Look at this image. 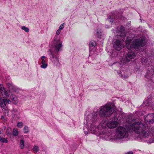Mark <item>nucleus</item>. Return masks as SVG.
Returning <instances> with one entry per match:
<instances>
[{
	"label": "nucleus",
	"mask_w": 154,
	"mask_h": 154,
	"mask_svg": "<svg viewBox=\"0 0 154 154\" xmlns=\"http://www.w3.org/2000/svg\"><path fill=\"white\" fill-rule=\"evenodd\" d=\"M117 73L119 75H120L121 77L124 79H128L129 75V73L127 71L121 72L120 71H117Z\"/></svg>",
	"instance_id": "nucleus-13"
},
{
	"label": "nucleus",
	"mask_w": 154,
	"mask_h": 154,
	"mask_svg": "<svg viewBox=\"0 0 154 154\" xmlns=\"http://www.w3.org/2000/svg\"><path fill=\"white\" fill-rule=\"evenodd\" d=\"M2 94L5 97H9L11 95V92L10 90L6 91L5 90L2 92Z\"/></svg>",
	"instance_id": "nucleus-14"
},
{
	"label": "nucleus",
	"mask_w": 154,
	"mask_h": 154,
	"mask_svg": "<svg viewBox=\"0 0 154 154\" xmlns=\"http://www.w3.org/2000/svg\"><path fill=\"white\" fill-rule=\"evenodd\" d=\"M11 131V128H8L7 129V131L8 132V134H9L10 133Z\"/></svg>",
	"instance_id": "nucleus-36"
},
{
	"label": "nucleus",
	"mask_w": 154,
	"mask_h": 154,
	"mask_svg": "<svg viewBox=\"0 0 154 154\" xmlns=\"http://www.w3.org/2000/svg\"><path fill=\"white\" fill-rule=\"evenodd\" d=\"M1 119L4 122H5L7 121V120L5 118L4 116H1Z\"/></svg>",
	"instance_id": "nucleus-35"
},
{
	"label": "nucleus",
	"mask_w": 154,
	"mask_h": 154,
	"mask_svg": "<svg viewBox=\"0 0 154 154\" xmlns=\"http://www.w3.org/2000/svg\"><path fill=\"white\" fill-rule=\"evenodd\" d=\"M12 113L14 115H16V117L18 119H19L20 118V116L19 115V112H18V111L16 109H14L12 110Z\"/></svg>",
	"instance_id": "nucleus-17"
},
{
	"label": "nucleus",
	"mask_w": 154,
	"mask_h": 154,
	"mask_svg": "<svg viewBox=\"0 0 154 154\" xmlns=\"http://www.w3.org/2000/svg\"><path fill=\"white\" fill-rule=\"evenodd\" d=\"M62 41L59 37L55 36L52 45V47L54 49L53 51L52 49H50L48 51L50 58L54 64L58 66L60 63L58 60V52L60 51L62 46Z\"/></svg>",
	"instance_id": "nucleus-4"
},
{
	"label": "nucleus",
	"mask_w": 154,
	"mask_h": 154,
	"mask_svg": "<svg viewBox=\"0 0 154 154\" xmlns=\"http://www.w3.org/2000/svg\"><path fill=\"white\" fill-rule=\"evenodd\" d=\"M10 98L14 102V103L16 104L17 103V98L14 95L11 94Z\"/></svg>",
	"instance_id": "nucleus-15"
},
{
	"label": "nucleus",
	"mask_w": 154,
	"mask_h": 154,
	"mask_svg": "<svg viewBox=\"0 0 154 154\" xmlns=\"http://www.w3.org/2000/svg\"><path fill=\"white\" fill-rule=\"evenodd\" d=\"M17 126L19 128H21L23 126V123L21 122H19L17 123Z\"/></svg>",
	"instance_id": "nucleus-27"
},
{
	"label": "nucleus",
	"mask_w": 154,
	"mask_h": 154,
	"mask_svg": "<svg viewBox=\"0 0 154 154\" xmlns=\"http://www.w3.org/2000/svg\"><path fill=\"white\" fill-rule=\"evenodd\" d=\"M42 64L40 66L42 68L45 69L48 66V64L47 63H42Z\"/></svg>",
	"instance_id": "nucleus-29"
},
{
	"label": "nucleus",
	"mask_w": 154,
	"mask_h": 154,
	"mask_svg": "<svg viewBox=\"0 0 154 154\" xmlns=\"http://www.w3.org/2000/svg\"><path fill=\"white\" fill-rule=\"evenodd\" d=\"M125 29V28L122 26H121L119 28V31L120 32H124Z\"/></svg>",
	"instance_id": "nucleus-31"
},
{
	"label": "nucleus",
	"mask_w": 154,
	"mask_h": 154,
	"mask_svg": "<svg viewBox=\"0 0 154 154\" xmlns=\"http://www.w3.org/2000/svg\"><path fill=\"white\" fill-rule=\"evenodd\" d=\"M19 134V132L17 129L14 128L13 129V135L14 136H17Z\"/></svg>",
	"instance_id": "nucleus-20"
},
{
	"label": "nucleus",
	"mask_w": 154,
	"mask_h": 154,
	"mask_svg": "<svg viewBox=\"0 0 154 154\" xmlns=\"http://www.w3.org/2000/svg\"><path fill=\"white\" fill-rule=\"evenodd\" d=\"M97 35L98 38H101V36L102 33L101 30L100 29H97Z\"/></svg>",
	"instance_id": "nucleus-22"
},
{
	"label": "nucleus",
	"mask_w": 154,
	"mask_h": 154,
	"mask_svg": "<svg viewBox=\"0 0 154 154\" xmlns=\"http://www.w3.org/2000/svg\"><path fill=\"white\" fill-rule=\"evenodd\" d=\"M146 39L144 37H142L139 39L133 40L130 37H127L126 41V46L129 50L133 49H137L140 47H143L146 44Z\"/></svg>",
	"instance_id": "nucleus-5"
},
{
	"label": "nucleus",
	"mask_w": 154,
	"mask_h": 154,
	"mask_svg": "<svg viewBox=\"0 0 154 154\" xmlns=\"http://www.w3.org/2000/svg\"><path fill=\"white\" fill-rule=\"evenodd\" d=\"M144 120L146 122L149 124H152L154 122V113H151L147 116H144Z\"/></svg>",
	"instance_id": "nucleus-10"
},
{
	"label": "nucleus",
	"mask_w": 154,
	"mask_h": 154,
	"mask_svg": "<svg viewBox=\"0 0 154 154\" xmlns=\"http://www.w3.org/2000/svg\"><path fill=\"white\" fill-rule=\"evenodd\" d=\"M0 89L2 93L5 90V88L2 84L0 85Z\"/></svg>",
	"instance_id": "nucleus-32"
},
{
	"label": "nucleus",
	"mask_w": 154,
	"mask_h": 154,
	"mask_svg": "<svg viewBox=\"0 0 154 154\" xmlns=\"http://www.w3.org/2000/svg\"><path fill=\"white\" fill-rule=\"evenodd\" d=\"M64 23H63L62 24H61L60 26H59V29L61 30H62L63 28H64Z\"/></svg>",
	"instance_id": "nucleus-33"
},
{
	"label": "nucleus",
	"mask_w": 154,
	"mask_h": 154,
	"mask_svg": "<svg viewBox=\"0 0 154 154\" xmlns=\"http://www.w3.org/2000/svg\"><path fill=\"white\" fill-rule=\"evenodd\" d=\"M33 150L36 152H38L39 150L38 147L37 146H35L33 148Z\"/></svg>",
	"instance_id": "nucleus-26"
},
{
	"label": "nucleus",
	"mask_w": 154,
	"mask_h": 154,
	"mask_svg": "<svg viewBox=\"0 0 154 154\" xmlns=\"http://www.w3.org/2000/svg\"><path fill=\"white\" fill-rule=\"evenodd\" d=\"M46 58V57L44 56H42L41 57V59L42 60L41 61V62L42 64L46 63L45 61Z\"/></svg>",
	"instance_id": "nucleus-25"
},
{
	"label": "nucleus",
	"mask_w": 154,
	"mask_h": 154,
	"mask_svg": "<svg viewBox=\"0 0 154 154\" xmlns=\"http://www.w3.org/2000/svg\"><path fill=\"white\" fill-rule=\"evenodd\" d=\"M153 90L154 91V88H153Z\"/></svg>",
	"instance_id": "nucleus-42"
},
{
	"label": "nucleus",
	"mask_w": 154,
	"mask_h": 154,
	"mask_svg": "<svg viewBox=\"0 0 154 154\" xmlns=\"http://www.w3.org/2000/svg\"><path fill=\"white\" fill-rule=\"evenodd\" d=\"M24 146V140H20V147L21 149H23Z\"/></svg>",
	"instance_id": "nucleus-19"
},
{
	"label": "nucleus",
	"mask_w": 154,
	"mask_h": 154,
	"mask_svg": "<svg viewBox=\"0 0 154 154\" xmlns=\"http://www.w3.org/2000/svg\"><path fill=\"white\" fill-rule=\"evenodd\" d=\"M11 101L8 99H4L2 100L1 97L0 98V107H1L3 110L5 111V113L8 112L7 108L6 107L7 104H9Z\"/></svg>",
	"instance_id": "nucleus-8"
},
{
	"label": "nucleus",
	"mask_w": 154,
	"mask_h": 154,
	"mask_svg": "<svg viewBox=\"0 0 154 154\" xmlns=\"http://www.w3.org/2000/svg\"><path fill=\"white\" fill-rule=\"evenodd\" d=\"M147 49L145 47L141 48L139 53L141 55H145L147 57H142L141 61L143 64L149 67L147 68V72L145 75V78L152 81L153 77L154 78V66L151 65V60L150 57L154 55V50L153 49Z\"/></svg>",
	"instance_id": "nucleus-3"
},
{
	"label": "nucleus",
	"mask_w": 154,
	"mask_h": 154,
	"mask_svg": "<svg viewBox=\"0 0 154 154\" xmlns=\"http://www.w3.org/2000/svg\"><path fill=\"white\" fill-rule=\"evenodd\" d=\"M61 31V30L58 29L57 30V31L56 32V35H59L60 34Z\"/></svg>",
	"instance_id": "nucleus-34"
},
{
	"label": "nucleus",
	"mask_w": 154,
	"mask_h": 154,
	"mask_svg": "<svg viewBox=\"0 0 154 154\" xmlns=\"http://www.w3.org/2000/svg\"><path fill=\"white\" fill-rule=\"evenodd\" d=\"M134 71L136 72L140 71V66L137 65H136L134 68Z\"/></svg>",
	"instance_id": "nucleus-30"
},
{
	"label": "nucleus",
	"mask_w": 154,
	"mask_h": 154,
	"mask_svg": "<svg viewBox=\"0 0 154 154\" xmlns=\"http://www.w3.org/2000/svg\"><path fill=\"white\" fill-rule=\"evenodd\" d=\"M111 56L112 57H114V56H117V53L116 54H114V55H113V52H112V53H111Z\"/></svg>",
	"instance_id": "nucleus-39"
},
{
	"label": "nucleus",
	"mask_w": 154,
	"mask_h": 154,
	"mask_svg": "<svg viewBox=\"0 0 154 154\" xmlns=\"http://www.w3.org/2000/svg\"><path fill=\"white\" fill-rule=\"evenodd\" d=\"M2 131L0 130V137L2 136H4V134L2 133Z\"/></svg>",
	"instance_id": "nucleus-38"
},
{
	"label": "nucleus",
	"mask_w": 154,
	"mask_h": 154,
	"mask_svg": "<svg viewBox=\"0 0 154 154\" xmlns=\"http://www.w3.org/2000/svg\"><path fill=\"white\" fill-rule=\"evenodd\" d=\"M133 152L131 151L129 152H128L127 153H126L125 154H132Z\"/></svg>",
	"instance_id": "nucleus-40"
},
{
	"label": "nucleus",
	"mask_w": 154,
	"mask_h": 154,
	"mask_svg": "<svg viewBox=\"0 0 154 154\" xmlns=\"http://www.w3.org/2000/svg\"><path fill=\"white\" fill-rule=\"evenodd\" d=\"M3 128L4 130H5V128H5V127Z\"/></svg>",
	"instance_id": "nucleus-41"
},
{
	"label": "nucleus",
	"mask_w": 154,
	"mask_h": 154,
	"mask_svg": "<svg viewBox=\"0 0 154 154\" xmlns=\"http://www.w3.org/2000/svg\"><path fill=\"white\" fill-rule=\"evenodd\" d=\"M142 124L143 127V130L142 131V134H138L139 137L140 139H146L148 143H150L153 142V140L152 137V135L149 132V131H147V129H148V128H146V126L143 123H142ZM140 133H141V132Z\"/></svg>",
	"instance_id": "nucleus-6"
},
{
	"label": "nucleus",
	"mask_w": 154,
	"mask_h": 154,
	"mask_svg": "<svg viewBox=\"0 0 154 154\" xmlns=\"http://www.w3.org/2000/svg\"><path fill=\"white\" fill-rule=\"evenodd\" d=\"M131 21H128V22H127L126 24V26L129 27L131 26Z\"/></svg>",
	"instance_id": "nucleus-37"
},
{
	"label": "nucleus",
	"mask_w": 154,
	"mask_h": 154,
	"mask_svg": "<svg viewBox=\"0 0 154 154\" xmlns=\"http://www.w3.org/2000/svg\"><path fill=\"white\" fill-rule=\"evenodd\" d=\"M135 54L133 51H130L127 53L126 56H124L121 60V63L124 65L126 63L130 61L135 57Z\"/></svg>",
	"instance_id": "nucleus-7"
},
{
	"label": "nucleus",
	"mask_w": 154,
	"mask_h": 154,
	"mask_svg": "<svg viewBox=\"0 0 154 154\" xmlns=\"http://www.w3.org/2000/svg\"><path fill=\"white\" fill-rule=\"evenodd\" d=\"M96 43L94 40L91 41L89 43V45L90 48H95L96 45Z\"/></svg>",
	"instance_id": "nucleus-16"
},
{
	"label": "nucleus",
	"mask_w": 154,
	"mask_h": 154,
	"mask_svg": "<svg viewBox=\"0 0 154 154\" xmlns=\"http://www.w3.org/2000/svg\"><path fill=\"white\" fill-rule=\"evenodd\" d=\"M114 107L113 103L109 102L101 106L96 110L94 109L91 113H89L86 112L85 115V128L84 129L85 134L86 135L89 132L91 133L100 137L103 130L100 125L107 122V121H102L97 127L96 124L99 121L100 117L103 118L110 117L114 111Z\"/></svg>",
	"instance_id": "nucleus-2"
},
{
	"label": "nucleus",
	"mask_w": 154,
	"mask_h": 154,
	"mask_svg": "<svg viewBox=\"0 0 154 154\" xmlns=\"http://www.w3.org/2000/svg\"><path fill=\"white\" fill-rule=\"evenodd\" d=\"M7 86L9 90L17 93L19 92V88L11 83H8L7 84Z\"/></svg>",
	"instance_id": "nucleus-11"
},
{
	"label": "nucleus",
	"mask_w": 154,
	"mask_h": 154,
	"mask_svg": "<svg viewBox=\"0 0 154 154\" xmlns=\"http://www.w3.org/2000/svg\"><path fill=\"white\" fill-rule=\"evenodd\" d=\"M100 126L103 131L100 137L105 140L111 139L119 143L127 140L128 133L132 131L135 133H141L143 129L142 123L134 122L126 116L125 114H120L119 117H114L101 123ZM142 133V132H141Z\"/></svg>",
	"instance_id": "nucleus-1"
},
{
	"label": "nucleus",
	"mask_w": 154,
	"mask_h": 154,
	"mask_svg": "<svg viewBox=\"0 0 154 154\" xmlns=\"http://www.w3.org/2000/svg\"><path fill=\"white\" fill-rule=\"evenodd\" d=\"M146 128H148V129H147V131L148 130V131H150L149 132L150 133V134L152 135H154V127H153L152 128H151L150 130H149V129L148 127L147 126L146 127Z\"/></svg>",
	"instance_id": "nucleus-21"
},
{
	"label": "nucleus",
	"mask_w": 154,
	"mask_h": 154,
	"mask_svg": "<svg viewBox=\"0 0 154 154\" xmlns=\"http://www.w3.org/2000/svg\"><path fill=\"white\" fill-rule=\"evenodd\" d=\"M124 41V40L123 39H122V41L119 40H116L113 45L114 48L117 51L120 50L124 47L123 44Z\"/></svg>",
	"instance_id": "nucleus-9"
},
{
	"label": "nucleus",
	"mask_w": 154,
	"mask_h": 154,
	"mask_svg": "<svg viewBox=\"0 0 154 154\" xmlns=\"http://www.w3.org/2000/svg\"><path fill=\"white\" fill-rule=\"evenodd\" d=\"M24 133L26 134L28 133L29 132V129L28 127L26 126H25L23 129Z\"/></svg>",
	"instance_id": "nucleus-23"
},
{
	"label": "nucleus",
	"mask_w": 154,
	"mask_h": 154,
	"mask_svg": "<svg viewBox=\"0 0 154 154\" xmlns=\"http://www.w3.org/2000/svg\"><path fill=\"white\" fill-rule=\"evenodd\" d=\"M21 29H22L24 31L26 32H28L29 31V29L25 26H22L21 27Z\"/></svg>",
	"instance_id": "nucleus-24"
},
{
	"label": "nucleus",
	"mask_w": 154,
	"mask_h": 154,
	"mask_svg": "<svg viewBox=\"0 0 154 154\" xmlns=\"http://www.w3.org/2000/svg\"><path fill=\"white\" fill-rule=\"evenodd\" d=\"M149 104L148 101L147 100L143 102V104L141 106V107L142 108L143 107L144 105L146 106L149 105Z\"/></svg>",
	"instance_id": "nucleus-28"
},
{
	"label": "nucleus",
	"mask_w": 154,
	"mask_h": 154,
	"mask_svg": "<svg viewBox=\"0 0 154 154\" xmlns=\"http://www.w3.org/2000/svg\"><path fill=\"white\" fill-rule=\"evenodd\" d=\"M4 136H2L0 137V141L2 143H7L8 142L7 138H4L3 137Z\"/></svg>",
	"instance_id": "nucleus-18"
},
{
	"label": "nucleus",
	"mask_w": 154,
	"mask_h": 154,
	"mask_svg": "<svg viewBox=\"0 0 154 154\" xmlns=\"http://www.w3.org/2000/svg\"><path fill=\"white\" fill-rule=\"evenodd\" d=\"M118 17L116 16L114 13L112 14V15L110 16L108 18V20H109L111 23H114L117 22Z\"/></svg>",
	"instance_id": "nucleus-12"
}]
</instances>
